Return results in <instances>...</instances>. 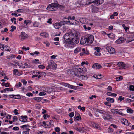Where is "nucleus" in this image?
Wrapping results in <instances>:
<instances>
[{
    "mask_svg": "<svg viewBox=\"0 0 134 134\" xmlns=\"http://www.w3.org/2000/svg\"><path fill=\"white\" fill-rule=\"evenodd\" d=\"M106 115L107 116V117H108V118H109V120L112 119V116L109 114L107 113Z\"/></svg>",
    "mask_w": 134,
    "mask_h": 134,
    "instance_id": "nucleus-43",
    "label": "nucleus"
},
{
    "mask_svg": "<svg viewBox=\"0 0 134 134\" xmlns=\"http://www.w3.org/2000/svg\"><path fill=\"white\" fill-rule=\"evenodd\" d=\"M107 95L113 97H116L117 94L115 93H114L111 92H108L106 93Z\"/></svg>",
    "mask_w": 134,
    "mask_h": 134,
    "instance_id": "nucleus-20",
    "label": "nucleus"
},
{
    "mask_svg": "<svg viewBox=\"0 0 134 134\" xmlns=\"http://www.w3.org/2000/svg\"><path fill=\"white\" fill-rule=\"evenodd\" d=\"M74 118L75 119H74V121L79 120L81 119V117L80 116H77L76 117H74Z\"/></svg>",
    "mask_w": 134,
    "mask_h": 134,
    "instance_id": "nucleus-28",
    "label": "nucleus"
},
{
    "mask_svg": "<svg viewBox=\"0 0 134 134\" xmlns=\"http://www.w3.org/2000/svg\"><path fill=\"white\" fill-rule=\"evenodd\" d=\"M116 80L117 81H119L120 80H122L123 79V77L122 76H120L119 77H118L116 78Z\"/></svg>",
    "mask_w": 134,
    "mask_h": 134,
    "instance_id": "nucleus-31",
    "label": "nucleus"
},
{
    "mask_svg": "<svg viewBox=\"0 0 134 134\" xmlns=\"http://www.w3.org/2000/svg\"><path fill=\"white\" fill-rule=\"evenodd\" d=\"M94 54L96 56H99L100 55V53L99 52H95Z\"/></svg>",
    "mask_w": 134,
    "mask_h": 134,
    "instance_id": "nucleus-44",
    "label": "nucleus"
},
{
    "mask_svg": "<svg viewBox=\"0 0 134 134\" xmlns=\"http://www.w3.org/2000/svg\"><path fill=\"white\" fill-rule=\"evenodd\" d=\"M68 19L69 20L70 19V20H74L75 19V17L74 16L72 17H71V16H69L68 17Z\"/></svg>",
    "mask_w": 134,
    "mask_h": 134,
    "instance_id": "nucleus-56",
    "label": "nucleus"
},
{
    "mask_svg": "<svg viewBox=\"0 0 134 134\" xmlns=\"http://www.w3.org/2000/svg\"><path fill=\"white\" fill-rule=\"evenodd\" d=\"M38 67L40 69H43L45 68V67L42 65H40L38 66Z\"/></svg>",
    "mask_w": 134,
    "mask_h": 134,
    "instance_id": "nucleus-54",
    "label": "nucleus"
},
{
    "mask_svg": "<svg viewBox=\"0 0 134 134\" xmlns=\"http://www.w3.org/2000/svg\"><path fill=\"white\" fill-rule=\"evenodd\" d=\"M81 72H85L87 71V69L86 68H81Z\"/></svg>",
    "mask_w": 134,
    "mask_h": 134,
    "instance_id": "nucleus-39",
    "label": "nucleus"
},
{
    "mask_svg": "<svg viewBox=\"0 0 134 134\" xmlns=\"http://www.w3.org/2000/svg\"><path fill=\"white\" fill-rule=\"evenodd\" d=\"M52 20V19L51 18L49 19L47 21V23H48L51 24L52 23V22L51 21Z\"/></svg>",
    "mask_w": 134,
    "mask_h": 134,
    "instance_id": "nucleus-61",
    "label": "nucleus"
},
{
    "mask_svg": "<svg viewBox=\"0 0 134 134\" xmlns=\"http://www.w3.org/2000/svg\"><path fill=\"white\" fill-rule=\"evenodd\" d=\"M63 22L60 21L59 23H56L53 25L54 27L56 29H59L60 28L62 25H63L62 23Z\"/></svg>",
    "mask_w": 134,
    "mask_h": 134,
    "instance_id": "nucleus-9",
    "label": "nucleus"
},
{
    "mask_svg": "<svg viewBox=\"0 0 134 134\" xmlns=\"http://www.w3.org/2000/svg\"><path fill=\"white\" fill-rule=\"evenodd\" d=\"M55 130L57 132H59L60 131V129L59 127H56L55 129Z\"/></svg>",
    "mask_w": 134,
    "mask_h": 134,
    "instance_id": "nucleus-42",
    "label": "nucleus"
},
{
    "mask_svg": "<svg viewBox=\"0 0 134 134\" xmlns=\"http://www.w3.org/2000/svg\"><path fill=\"white\" fill-rule=\"evenodd\" d=\"M57 67V65L53 60H50L48 62V65L46 67L47 70L51 68L53 70H55Z\"/></svg>",
    "mask_w": 134,
    "mask_h": 134,
    "instance_id": "nucleus-3",
    "label": "nucleus"
},
{
    "mask_svg": "<svg viewBox=\"0 0 134 134\" xmlns=\"http://www.w3.org/2000/svg\"><path fill=\"white\" fill-rule=\"evenodd\" d=\"M122 64H123V62H119L118 63L117 65H120L121 66L122 65Z\"/></svg>",
    "mask_w": 134,
    "mask_h": 134,
    "instance_id": "nucleus-64",
    "label": "nucleus"
},
{
    "mask_svg": "<svg viewBox=\"0 0 134 134\" xmlns=\"http://www.w3.org/2000/svg\"><path fill=\"white\" fill-rule=\"evenodd\" d=\"M21 83L20 82H19L18 83V84L16 85L15 86H16V88H18L19 87H21Z\"/></svg>",
    "mask_w": 134,
    "mask_h": 134,
    "instance_id": "nucleus-48",
    "label": "nucleus"
},
{
    "mask_svg": "<svg viewBox=\"0 0 134 134\" xmlns=\"http://www.w3.org/2000/svg\"><path fill=\"white\" fill-rule=\"evenodd\" d=\"M92 3V2H91V1H87L86 3V4H86V5H88L90 4H91Z\"/></svg>",
    "mask_w": 134,
    "mask_h": 134,
    "instance_id": "nucleus-53",
    "label": "nucleus"
},
{
    "mask_svg": "<svg viewBox=\"0 0 134 134\" xmlns=\"http://www.w3.org/2000/svg\"><path fill=\"white\" fill-rule=\"evenodd\" d=\"M78 77H79V78L82 80H86L88 79V77L86 75H80Z\"/></svg>",
    "mask_w": 134,
    "mask_h": 134,
    "instance_id": "nucleus-14",
    "label": "nucleus"
},
{
    "mask_svg": "<svg viewBox=\"0 0 134 134\" xmlns=\"http://www.w3.org/2000/svg\"><path fill=\"white\" fill-rule=\"evenodd\" d=\"M28 36H25L23 35H19V37L21 38L20 40L23 41L26 38H28Z\"/></svg>",
    "mask_w": 134,
    "mask_h": 134,
    "instance_id": "nucleus-18",
    "label": "nucleus"
},
{
    "mask_svg": "<svg viewBox=\"0 0 134 134\" xmlns=\"http://www.w3.org/2000/svg\"><path fill=\"white\" fill-rule=\"evenodd\" d=\"M13 112L15 115H16L19 114V113L18 112V110L17 109H14V110Z\"/></svg>",
    "mask_w": 134,
    "mask_h": 134,
    "instance_id": "nucleus-49",
    "label": "nucleus"
},
{
    "mask_svg": "<svg viewBox=\"0 0 134 134\" xmlns=\"http://www.w3.org/2000/svg\"><path fill=\"white\" fill-rule=\"evenodd\" d=\"M26 131H25L23 132V134H29V131L30 129L29 128H26Z\"/></svg>",
    "mask_w": 134,
    "mask_h": 134,
    "instance_id": "nucleus-29",
    "label": "nucleus"
},
{
    "mask_svg": "<svg viewBox=\"0 0 134 134\" xmlns=\"http://www.w3.org/2000/svg\"><path fill=\"white\" fill-rule=\"evenodd\" d=\"M118 111L119 110L118 109H112L111 110V112L114 114H117Z\"/></svg>",
    "mask_w": 134,
    "mask_h": 134,
    "instance_id": "nucleus-21",
    "label": "nucleus"
},
{
    "mask_svg": "<svg viewBox=\"0 0 134 134\" xmlns=\"http://www.w3.org/2000/svg\"><path fill=\"white\" fill-rule=\"evenodd\" d=\"M127 113H132L133 112V110L132 109L128 108L127 109Z\"/></svg>",
    "mask_w": 134,
    "mask_h": 134,
    "instance_id": "nucleus-33",
    "label": "nucleus"
},
{
    "mask_svg": "<svg viewBox=\"0 0 134 134\" xmlns=\"http://www.w3.org/2000/svg\"><path fill=\"white\" fill-rule=\"evenodd\" d=\"M40 35L44 37H47L48 36V34L46 33H41L40 34Z\"/></svg>",
    "mask_w": 134,
    "mask_h": 134,
    "instance_id": "nucleus-22",
    "label": "nucleus"
},
{
    "mask_svg": "<svg viewBox=\"0 0 134 134\" xmlns=\"http://www.w3.org/2000/svg\"><path fill=\"white\" fill-rule=\"evenodd\" d=\"M26 95L28 96H33L32 94L31 93H28L26 94Z\"/></svg>",
    "mask_w": 134,
    "mask_h": 134,
    "instance_id": "nucleus-58",
    "label": "nucleus"
},
{
    "mask_svg": "<svg viewBox=\"0 0 134 134\" xmlns=\"http://www.w3.org/2000/svg\"><path fill=\"white\" fill-rule=\"evenodd\" d=\"M56 57V55H53L51 57V58L53 59H54Z\"/></svg>",
    "mask_w": 134,
    "mask_h": 134,
    "instance_id": "nucleus-62",
    "label": "nucleus"
},
{
    "mask_svg": "<svg viewBox=\"0 0 134 134\" xmlns=\"http://www.w3.org/2000/svg\"><path fill=\"white\" fill-rule=\"evenodd\" d=\"M69 35H68L66 37H66V38H70L69 37H68V36H69V37H70V36L72 35L74 36V34H73L72 33H71L70 34H69V33H68Z\"/></svg>",
    "mask_w": 134,
    "mask_h": 134,
    "instance_id": "nucleus-51",
    "label": "nucleus"
},
{
    "mask_svg": "<svg viewBox=\"0 0 134 134\" xmlns=\"http://www.w3.org/2000/svg\"><path fill=\"white\" fill-rule=\"evenodd\" d=\"M94 40V37L92 35H88L86 37L81 38L80 40V43L82 45H90L93 42Z\"/></svg>",
    "mask_w": 134,
    "mask_h": 134,
    "instance_id": "nucleus-1",
    "label": "nucleus"
},
{
    "mask_svg": "<svg viewBox=\"0 0 134 134\" xmlns=\"http://www.w3.org/2000/svg\"><path fill=\"white\" fill-rule=\"evenodd\" d=\"M22 49H24L25 51L27 50H29V47H25L23 46L22 48Z\"/></svg>",
    "mask_w": 134,
    "mask_h": 134,
    "instance_id": "nucleus-50",
    "label": "nucleus"
},
{
    "mask_svg": "<svg viewBox=\"0 0 134 134\" xmlns=\"http://www.w3.org/2000/svg\"><path fill=\"white\" fill-rule=\"evenodd\" d=\"M74 115V113L73 112H72L69 114V116L70 117H72Z\"/></svg>",
    "mask_w": 134,
    "mask_h": 134,
    "instance_id": "nucleus-38",
    "label": "nucleus"
},
{
    "mask_svg": "<svg viewBox=\"0 0 134 134\" xmlns=\"http://www.w3.org/2000/svg\"><path fill=\"white\" fill-rule=\"evenodd\" d=\"M92 67L93 68L99 69L102 68V67L99 64L95 63L92 66Z\"/></svg>",
    "mask_w": 134,
    "mask_h": 134,
    "instance_id": "nucleus-15",
    "label": "nucleus"
},
{
    "mask_svg": "<svg viewBox=\"0 0 134 134\" xmlns=\"http://www.w3.org/2000/svg\"><path fill=\"white\" fill-rule=\"evenodd\" d=\"M83 27L85 30H90L91 29V27H90L88 26L87 24L86 25H84Z\"/></svg>",
    "mask_w": 134,
    "mask_h": 134,
    "instance_id": "nucleus-27",
    "label": "nucleus"
},
{
    "mask_svg": "<svg viewBox=\"0 0 134 134\" xmlns=\"http://www.w3.org/2000/svg\"><path fill=\"white\" fill-rule=\"evenodd\" d=\"M75 129L77 131H79V132H81V131H82V129L80 128L76 127L75 128Z\"/></svg>",
    "mask_w": 134,
    "mask_h": 134,
    "instance_id": "nucleus-55",
    "label": "nucleus"
},
{
    "mask_svg": "<svg viewBox=\"0 0 134 134\" xmlns=\"http://www.w3.org/2000/svg\"><path fill=\"white\" fill-rule=\"evenodd\" d=\"M128 120L127 119H124L122 120V121H121V122L124 124L127 125L128 123Z\"/></svg>",
    "mask_w": 134,
    "mask_h": 134,
    "instance_id": "nucleus-26",
    "label": "nucleus"
},
{
    "mask_svg": "<svg viewBox=\"0 0 134 134\" xmlns=\"http://www.w3.org/2000/svg\"><path fill=\"white\" fill-rule=\"evenodd\" d=\"M10 96H12L14 97H11V98H14L15 99H20L21 98V97L19 95H11Z\"/></svg>",
    "mask_w": 134,
    "mask_h": 134,
    "instance_id": "nucleus-19",
    "label": "nucleus"
},
{
    "mask_svg": "<svg viewBox=\"0 0 134 134\" xmlns=\"http://www.w3.org/2000/svg\"><path fill=\"white\" fill-rule=\"evenodd\" d=\"M0 48L2 50L4 49V48L3 46V44H0Z\"/></svg>",
    "mask_w": 134,
    "mask_h": 134,
    "instance_id": "nucleus-63",
    "label": "nucleus"
},
{
    "mask_svg": "<svg viewBox=\"0 0 134 134\" xmlns=\"http://www.w3.org/2000/svg\"><path fill=\"white\" fill-rule=\"evenodd\" d=\"M80 21L82 23H85L86 22V19L85 18H81L80 19Z\"/></svg>",
    "mask_w": 134,
    "mask_h": 134,
    "instance_id": "nucleus-25",
    "label": "nucleus"
},
{
    "mask_svg": "<svg viewBox=\"0 0 134 134\" xmlns=\"http://www.w3.org/2000/svg\"><path fill=\"white\" fill-rule=\"evenodd\" d=\"M13 119L14 120H14V121L15 120H16V121H17L18 120L17 117L16 116H14L13 117Z\"/></svg>",
    "mask_w": 134,
    "mask_h": 134,
    "instance_id": "nucleus-60",
    "label": "nucleus"
},
{
    "mask_svg": "<svg viewBox=\"0 0 134 134\" xmlns=\"http://www.w3.org/2000/svg\"><path fill=\"white\" fill-rule=\"evenodd\" d=\"M24 65H25V66H26V67H24V68H30L31 67V66L30 65H28V64H27V63H25Z\"/></svg>",
    "mask_w": 134,
    "mask_h": 134,
    "instance_id": "nucleus-47",
    "label": "nucleus"
},
{
    "mask_svg": "<svg viewBox=\"0 0 134 134\" xmlns=\"http://www.w3.org/2000/svg\"><path fill=\"white\" fill-rule=\"evenodd\" d=\"M21 117V119L22 120V122H27V118H28L27 116H22Z\"/></svg>",
    "mask_w": 134,
    "mask_h": 134,
    "instance_id": "nucleus-16",
    "label": "nucleus"
},
{
    "mask_svg": "<svg viewBox=\"0 0 134 134\" xmlns=\"http://www.w3.org/2000/svg\"><path fill=\"white\" fill-rule=\"evenodd\" d=\"M4 48L5 49H7L5 50V51H11V49L9 47L6 45H5L4 46Z\"/></svg>",
    "mask_w": 134,
    "mask_h": 134,
    "instance_id": "nucleus-32",
    "label": "nucleus"
},
{
    "mask_svg": "<svg viewBox=\"0 0 134 134\" xmlns=\"http://www.w3.org/2000/svg\"><path fill=\"white\" fill-rule=\"evenodd\" d=\"M105 47L110 54H113L115 53V49L111 47L106 45L105 46Z\"/></svg>",
    "mask_w": 134,
    "mask_h": 134,
    "instance_id": "nucleus-7",
    "label": "nucleus"
},
{
    "mask_svg": "<svg viewBox=\"0 0 134 134\" xmlns=\"http://www.w3.org/2000/svg\"><path fill=\"white\" fill-rule=\"evenodd\" d=\"M108 130L109 132H111L113 131V129L112 128L109 127L108 128Z\"/></svg>",
    "mask_w": 134,
    "mask_h": 134,
    "instance_id": "nucleus-46",
    "label": "nucleus"
},
{
    "mask_svg": "<svg viewBox=\"0 0 134 134\" xmlns=\"http://www.w3.org/2000/svg\"><path fill=\"white\" fill-rule=\"evenodd\" d=\"M13 130L15 131L18 130H19V128L18 127H15L13 128Z\"/></svg>",
    "mask_w": 134,
    "mask_h": 134,
    "instance_id": "nucleus-52",
    "label": "nucleus"
},
{
    "mask_svg": "<svg viewBox=\"0 0 134 134\" xmlns=\"http://www.w3.org/2000/svg\"><path fill=\"white\" fill-rule=\"evenodd\" d=\"M125 40L124 37H121L116 41V42L118 43H122L124 42Z\"/></svg>",
    "mask_w": 134,
    "mask_h": 134,
    "instance_id": "nucleus-11",
    "label": "nucleus"
},
{
    "mask_svg": "<svg viewBox=\"0 0 134 134\" xmlns=\"http://www.w3.org/2000/svg\"><path fill=\"white\" fill-rule=\"evenodd\" d=\"M75 37L72 38H68L69 44L72 45L76 44L78 43L79 39L78 36V34L76 33L75 35Z\"/></svg>",
    "mask_w": 134,
    "mask_h": 134,
    "instance_id": "nucleus-2",
    "label": "nucleus"
},
{
    "mask_svg": "<svg viewBox=\"0 0 134 134\" xmlns=\"http://www.w3.org/2000/svg\"><path fill=\"white\" fill-rule=\"evenodd\" d=\"M68 35L69 34H66L63 37L64 40L63 41V42L61 43V44L63 46L67 47L68 46V44H69L68 39L66 38V37H65Z\"/></svg>",
    "mask_w": 134,
    "mask_h": 134,
    "instance_id": "nucleus-6",
    "label": "nucleus"
},
{
    "mask_svg": "<svg viewBox=\"0 0 134 134\" xmlns=\"http://www.w3.org/2000/svg\"><path fill=\"white\" fill-rule=\"evenodd\" d=\"M13 88H6L4 89L3 90L1 91V92L3 93V92H5L7 91H13Z\"/></svg>",
    "mask_w": 134,
    "mask_h": 134,
    "instance_id": "nucleus-17",
    "label": "nucleus"
},
{
    "mask_svg": "<svg viewBox=\"0 0 134 134\" xmlns=\"http://www.w3.org/2000/svg\"><path fill=\"white\" fill-rule=\"evenodd\" d=\"M68 74L70 76H75V74L73 68L72 70L70 69H69L68 71Z\"/></svg>",
    "mask_w": 134,
    "mask_h": 134,
    "instance_id": "nucleus-12",
    "label": "nucleus"
},
{
    "mask_svg": "<svg viewBox=\"0 0 134 134\" xmlns=\"http://www.w3.org/2000/svg\"><path fill=\"white\" fill-rule=\"evenodd\" d=\"M107 89L108 91H112V87L111 86H108Z\"/></svg>",
    "mask_w": 134,
    "mask_h": 134,
    "instance_id": "nucleus-45",
    "label": "nucleus"
},
{
    "mask_svg": "<svg viewBox=\"0 0 134 134\" xmlns=\"http://www.w3.org/2000/svg\"><path fill=\"white\" fill-rule=\"evenodd\" d=\"M18 70L15 69L13 70V74L15 75H17L18 74H16V73L18 72Z\"/></svg>",
    "mask_w": 134,
    "mask_h": 134,
    "instance_id": "nucleus-35",
    "label": "nucleus"
},
{
    "mask_svg": "<svg viewBox=\"0 0 134 134\" xmlns=\"http://www.w3.org/2000/svg\"><path fill=\"white\" fill-rule=\"evenodd\" d=\"M106 100L108 102H110L111 103H113L114 101V99L111 98H106Z\"/></svg>",
    "mask_w": 134,
    "mask_h": 134,
    "instance_id": "nucleus-23",
    "label": "nucleus"
},
{
    "mask_svg": "<svg viewBox=\"0 0 134 134\" xmlns=\"http://www.w3.org/2000/svg\"><path fill=\"white\" fill-rule=\"evenodd\" d=\"M82 68H80L78 66H75L73 67V70L74 72L75 76L79 77L80 76Z\"/></svg>",
    "mask_w": 134,
    "mask_h": 134,
    "instance_id": "nucleus-4",
    "label": "nucleus"
},
{
    "mask_svg": "<svg viewBox=\"0 0 134 134\" xmlns=\"http://www.w3.org/2000/svg\"><path fill=\"white\" fill-rule=\"evenodd\" d=\"M34 99L35 100H36L38 102H40L42 100V98L41 97H34Z\"/></svg>",
    "mask_w": 134,
    "mask_h": 134,
    "instance_id": "nucleus-24",
    "label": "nucleus"
},
{
    "mask_svg": "<svg viewBox=\"0 0 134 134\" xmlns=\"http://www.w3.org/2000/svg\"><path fill=\"white\" fill-rule=\"evenodd\" d=\"M99 113H101L102 114H103V115H105L107 113V112H105V111H104V110H100V111H99Z\"/></svg>",
    "mask_w": 134,
    "mask_h": 134,
    "instance_id": "nucleus-36",
    "label": "nucleus"
},
{
    "mask_svg": "<svg viewBox=\"0 0 134 134\" xmlns=\"http://www.w3.org/2000/svg\"><path fill=\"white\" fill-rule=\"evenodd\" d=\"M94 2L95 4L96 5H98L103 3V0H95Z\"/></svg>",
    "mask_w": 134,
    "mask_h": 134,
    "instance_id": "nucleus-13",
    "label": "nucleus"
},
{
    "mask_svg": "<svg viewBox=\"0 0 134 134\" xmlns=\"http://www.w3.org/2000/svg\"><path fill=\"white\" fill-rule=\"evenodd\" d=\"M122 27L123 28L125 29V31H127V30L129 29V28L128 27H126L125 25L124 24H123L122 25Z\"/></svg>",
    "mask_w": 134,
    "mask_h": 134,
    "instance_id": "nucleus-37",
    "label": "nucleus"
},
{
    "mask_svg": "<svg viewBox=\"0 0 134 134\" xmlns=\"http://www.w3.org/2000/svg\"><path fill=\"white\" fill-rule=\"evenodd\" d=\"M69 19H68V18H64L63 19V21H61V22H62L63 25H64L65 24H67L66 23H69L70 24H74V23H70V21H69Z\"/></svg>",
    "mask_w": 134,
    "mask_h": 134,
    "instance_id": "nucleus-10",
    "label": "nucleus"
},
{
    "mask_svg": "<svg viewBox=\"0 0 134 134\" xmlns=\"http://www.w3.org/2000/svg\"><path fill=\"white\" fill-rule=\"evenodd\" d=\"M81 50V48H76L74 51V53H77L79 52Z\"/></svg>",
    "mask_w": 134,
    "mask_h": 134,
    "instance_id": "nucleus-30",
    "label": "nucleus"
},
{
    "mask_svg": "<svg viewBox=\"0 0 134 134\" xmlns=\"http://www.w3.org/2000/svg\"><path fill=\"white\" fill-rule=\"evenodd\" d=\"M70 88L71 89L76 90L77 88V87L74 86H72L71 85V86Z\"/></svg>",
    "mask_w": 134,
    "mask_h": 134,
    "instance_id": "nucleus-59",
    "label": "nucleus"
},
{
    "mask_svg": "<svg viewBox=\"0 0 134 134\" xmlns=\"http://www.w3.org/2000/svg\"><path fill=\"white\" fill-rule=\"evenodd\" d=\"M130 90L132 91H134V86L131 85L130 86Z\"/></svg>",
    "mask_w": 134,
    "mask_h": 134,
    "instance_id": "nucleus-40",
    "label": "nucleus"
},
{
    "mask_svg": "<svg viewBox=\"0 0 134 134\" xmlns=\"http://www.w3.org/2000/svg\"><path fill=\"white\" fill-rule=\"evenodd\" d=\"M46 94V93H45L41 92L40 93H39V95L40 96L44 95H45Z\"/></svg>",
    "mask_w": 134,
    "mask_h": 134,
    "instance_id": "nucleus-57",
    "label": "nucleus"
},
{
    "mask_svg": "<svg viewBox=\"0 0 134 134\" xmlns=\"http://www.w3.org/2000/svg\"><path fill=\"white\" fill-rule=\"evenodd\" d=\"M95 52H99L100 51V48L98 47H95Z\"/></svg>",
    "mask_w": 134,
    "mask_h": 134,
    "instance_id": "nucleus-34",
    "label": "nucleus"
},
{
    "mask_svg": "<svg viewBox=\"0 0 134 134\" xmlns=\"http://www.w3.org/2000/svg\"><path fill=\"white\" fill-rule=\"evenodd\" d=\"M132 36H133L132 34L130 35H127L126 36V38L127 40L126 42L127 43H128L130 42H131L134 40H133V38Z\"/></svg>",
    "mask_w": 134,
    "mask_h": 134,
    "instance_id": "nucleus-8",
    "label": "nucleus"
},
{
    "mask_svg": "<svg viewBox=\"0 0 134 134\" xmlns=\"http://www.w3.org/2000/svg\"><path fill=\"white\" fill-rule=\"evenodd\" d=\"M57 3H52L49 4L47 8V10L51 11H55L57 9Z\"/></svg>",
    "mask_w": 134,
    "mask_h": 134,
    "instance_id": "nucleus-5",
    "label": "nucleus"
},
{
    "mask_svg": "<svg viewBox=\"0 0 134 134\" xmlns=\"http://www.w3.org/2000/svg\"><path fill=\"white\" fill-rule=\"evenodd\" d=\"M104 103L105 105L108 106L110 107L111 105V104L109 102H104Z\"/></svg>",
    "mask_w": 134,
    "mask_h": 134,
    "instance_id": "nucleus-41",
    "label": "nucleus"
}]
</instances>
